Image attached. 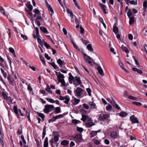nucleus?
<instances>
[{
    "mask_svg": "<svg viewBox=\"0 0 147 147\" xmlns=\"http://www.w3.org/2000/svg\"><path fill=\"white\" fill-rule=\"evenodd\" d=\"M100 130H98L97 131H92L90 132V137L91 138H92L95 136H96L97 134V132H100Z\"/></svg>",
    "mask_w": 147,
    "mask_h": 147,
    "instance_id": "1a4fd4ad",
    "label": "nucleus"
},
{
    "mask_svg": "<svg viewBox=\"0 0 147 147\" xmlns=\"http://www.w3.org/2000/svg\"><path fill=\"white\" fill-rule=\"evenodd\" d=\"M64 100H65L63 101V102L66 104H68L70 100V98L69 96H67L65 97Z\"/></svg>",
    "mask_w": 147,
    "mask_h": 147,
    "instance_id": "aec40b11",
    "label": "nucleus"
},
{
    "mask_svg": "<svg viewBox=\"0 0 147 147\" xmlns=\"http://www.w3.org/2000/svg\"><path fill=\"white\" fill-rule=\"evenodd\" d=\"M112 109V107L109 104H108V105L106 107V110L108 111L111 110Z\"/></svg>",
    "mask_w": 147,
    "mask_h": 147,
    "instance_id": "e433bc0d",
    "label": "nucleus"
},
{
    "mask_svg": "<svg viewBox=\"0 0 147 147\" xmlns=\"http://www.w3.org/2000/svg\"><path fill=\"white\" fill-rule=\"evenodd\" d=\"M54 107L53 105H46L43 109L44 113L48 114L50 112L52 111L54 109Z\"/></svg>",
    "mask_w": 147,
    "mask_h": 147,
    "instance_id": "f257e3e1",
    "label": "nucleus"
},
{
    "mask_svg": "<svg viewBox=\"0 0 147 147\" xmlns=\"http://www.w3.org/2000/svg\"><path fill=\"white\" fill-rule=\"evenodd\" d=\"M86 125L87 127H90L94 125V123L92 122H90L85 124Z\"/></svg>",
    "mask_w": 147,
    "mask_h": 147,
    "instance_id": "c756f323",
    "label": "nucleus"
},
{
    "mask_svg": "<svg viewBox=\"0 0 147 147\" xmlns=\"http://www.w3.org/2000/svg\"><path fill=\"white\" fill-rule=\"evenodd\" d=\"M80 102V100L79 99H77L75 97H72L71 100V102L72 104L74 105H76L78 104Z\"/></svg>",
    "mask_w": 147,
    "mask_h": 147,
    "instance_id": "423d86ee",
    "label": "nucleus"
},
{
    "mask_svg": "<svg viewBox=\"0 0 147 147\" xmlns=\"http://www.w3.org/2000/svg\"><path fill=\"white\" fill-rule=\"evenodd\" d=\"M67 13L68 14H69L71 18H74V15L73 14L71 11L68 9H67Z\"/></svg>",
    "mask_w": 147,
    "mask_h": 147,
    "instance_id": "c85d7f7f",
    "label": "nucleus"
},
{
    "mask_svg": "<svg viewBox=\"0 0 147 147\" xmlns=\"http://www.w3.org/2000/svg\"><path fill=\"white\" fill-rule=\"evenodd\" d=\"M74 82H76L77 83V84L76 85H78V84H80L81 83V80L80 78L79 77L75 76L74 77Z\"/></svg>",
    "mask_w": 147,
    "mask_h": 147,
    "instance_id": "6e6552de",
    "label": "nucleus"
},
{
    "mask_svg": "<svg viewBox=\"0 0 147 147\" xmlns=\"http://www.w3.org/2000/svg\"><path fill=\"white\" fill-rule=\"evenodd\" d=\"M63 115H57L53 117V118L55 120H56L57 119L61 118L63 117Z\"/></svg>",
    "mask_w": 147,
    "mask_h": 147,
    "instance_id": "72a5a7b5",
    "label": "nucleus"
},
{
    "mask_svg": "<svg viewBox=\"0 0 147 147\" xmlns=\"http://www.w3.org/2000/svg\"><path fill=\"white\" fill-rule=\"evenodd\" d=\"M87 48L90 52H93L94 51V49L92 47L91 45L90 44H89L87 46Z\"/></svg>",
    "mask_w": 147,
    "mask_h": 147,
    "instance_id": "412c9836",
    "label": "nucleus"
},
{
    "mask_svg": "<svg viewBox=\"0 0 147 147\" xmlns=\"http://www.w3.org/2000/svg\"><path fill=\"white\" fill-rule=\"evenodd\" d=\"M36 16H37V17H36V21H40L41 20V16L40 15H39Z\"/></svg>",
    "mask_w": 147,
    "mask_h": 147,
    "instance_id": "5fc2aeb1",
    "label": "nucleus"
},
{
    "mask_svg": "<svg viewBox=\"0 0 147 147\" xmlns=\"http://www.w3.org/2000/svg\"><path fill=\"white\" fill-rule=\"evenodd\" d=\"M129 3L130 4L136 5L137 4V2L135 1L134 0H131L129 1Z\"/></svg>",
    "mask_w": 147,
    "mask_h": 147,
    "instance_id": "0e129e2a",
    "label": "nucleus"
},
{
    "mask_svg": "<svg viewBox=\"0 0 147 147\" xmlns=\"http://www.w3.org/2000/svg\"><path fill=\"white\" fill-rule=\"evenodd\" d=\"M82 117L81 118V120L83 121H85L88 118L90 119V118L88 116H86L84 115H82Z\"/></svg>",
    "mask_w": 147,
    "mask_h": 147,
    "instance_id": "2f4dec72",
    "label": "nucleus"
},
{
    "mask_svg": "<svg viewBox=\"0 0 147 147\" xmlns=\"http://www.w3.org/2000/svg\"><path fill=\"white\" fill-rule=\"evenodd\" d=\"M29 66L31 69L34 71H36V69H37L35 67H34L33 66H31L30 65H29Z\"/></svg>",
    "mask_w": 147,
    "mask_h": 147,
    "instance_id": "680f3d73",
    "label": "nucleus"
},
{
    "mask_svg": "<svg viewBox=\"0 0 147 147\" xmlns=\"http://www.w3.org/2000/svg\"><path fill=\"white\" fill-rule=\"evenodd\" d=\"M2 94L3 98L6 100H11V97H8L6 94L4 92H2Z\"/></svg>",
    "mask_w": 147,
    "mask_h": 147,
    "instance_id": "9b49d317",
    "label": "nucleus"
},
{
    "mask_svg": "<svg viewBox=\"0 0 147 147\" xmlns=\"http://www.w3.org/2000/svg\"><path fill=\"white\" fill-rule=\"evenodd\" d=\"M80 111L82 113V115H83V114H85L86 113V112L85 110L84 109H80Z\"/></svg>",
    "mask_w": 147,
    "mask_h": 147,
    "instance_id": "774afa93",
    "label": "nucleus"
},
{
    "mask_svg": "<svg viewBox=\"0 0 147 147\" xmlns=\"http://www.w3.org/2000/svg\"><path fill=\"white\" fill-rule=\"evenodd\" d=\"M46 99L48 102H49L51 103H54L55 100L52 98H47Z\"/></svg>",
    "mask_w": 147,
    "mask_h": 147,
    "instance_id": "79ce46f5",
    "label": "nucleus"
},
{
    "mask_svg": "<svg viewBox=\"0 0 147 147\" xmlns=\"http://www.w3.org/2000/svg\"><path fill=\"white\" fill-rule=\"evenodd\" d=\"M40 30L44 33L48 34V31L47 29L45 27L41 26L40 27Z\"/></svg>",
    "mask_w": 147,
    "mask_h": 147,
    "instance_id": "dca6fc26",
    "label": "nucleus"
},
{
    "mask_svg": "<svg viewBox=\"0 0 147 147\" xmlns=\"http://www.w3.org/2000/svg\"><path fill=\"white\" fill-rule=\"evenodd\" d=\"M110 102L114 107H115L118 109L119 110L120 109V107L117 104L115 103L113 104L111 102Z\"/></svg>",
    "mask_w": 147,
    "mask_h": 147,
    "instance_id": "a18cd8bd",
    "label": "nucleus"
},
{
    "mask_svg": "<svg viewBox=\"0 0 147 147\" xmlns=\"http://www.w3.org/2000/svg\"><path fill=\"white\" fill-rule=\"evenodd\" d=\"M47 87L45 88V90L49 92L50 93L52 94V91L51 90V88L50 87L49 85L48 84H47L46 85Z\"/></svg>",
    "mask_w": 147,
    "mask_h": 147,
    "instance_id": "7c9ffc66",
    "label": "nucleus"
},
{
    "mask_svg": "<svg viewBox=\"0 0 147 147\" xmlns=\"http://www.w3.org/2000/svg\"><path fill=\"white\" fill-rule=\"evenodd\" d=\"M37 115H38V116L40 117L43 120H44L45 116L43 114L38 112H37Z\"/></svg>",
    "mask_w": 147,
    "mask_h": 147,
    "instance_id": "c9c22d12",
    "label": "nucleus"
},
{
    "mask_svg": "<svg viewBox=\"0 0 147 147\" xmlns=\"http://www.w3.org/2000/svg\"><path fill=\"white\" fill-rule=\"evenodd\" d=\"M88 104L90 106L91 108L94 109L95 108L96 105L94 102H88Z\"/></svg>",
    "mask_w": 147,
    "mask_h": 147,
    "instance_id": "6ab92c4d",
    "label": "nucleus"
},
{
    "mask_svg": "<svg viewBox=\"0 0 147 147\" xmlns=\"http://www.w3.org/2000/svg\"><path fill=\"white\" fill-rule=\"evenodd\" d=\"M109 115L108 114H105L102 116H100L98 118V120L100 121H103L109 117Z\"/></svg>",
    "mask_w": 147,
    "mask_h": 147,
    "instance_id": "20e7f679",
    "label": "nucleus"
},
{
    "mask_svg": "<svg viewBox=\"0 0 147 147\" xmlns=\"http://www.w3.org/2000/svg\"><path fill=\"white\" fill-rule=\"evenodd\" d=\"M34 12L35 13V14L34 15L35 17H37L36 16L40 15L39 11L37 9H36L34 10Z\"/></svg>",
    "mask_w": 147,
    "mask_h": 147,
    "instance_id": "393cba45",
    "label": "nucleus"
},
{
    "mask_svg": "<svg viewBox=\"0 0 147 147\" xmlns=\"http://www.w3.org/2000/svg\"><path fill=\"white\" fill-rule=\"evenodd\" d=\"M82 106L83 107L86 109H89V106L86 104H83Z\"/></svg>",
    "mask_w": 147,
    "mask_h": 147,
    "instance_id": "603ef678",
    "label": "nucleus"
},
{
    "mask_svg": "<svg viewBox=\"0 0 147 147\" xmlns=\"http://www.w3.org/2000/svg\"><path fill=\"white\" fill-rule=\"evenodd\" d=\"M46 129L44 128L43 129V132H42V138H44L45 137V135H46Z\"/></svg>",
    "mask_w": 147,
    "mask_h": 147,
    "instance_id": "69168bd1",
    "label": "nucleus"
},
{
    "mask_svg": "<svg viewBox=\"0 0 147 147\" xmlns=\"http://www.w3.org/2000/svg\"><path fill=\"white\" fill-rule=\"evenodd\" d=\"M57 62L59 64V66L61 67H62V65H63L65 63L64 62L62 61L60 59H57Z\"/></svg>",
    "mask_w": 147,
    "mask_h": 147,
    "instance_id": "f8f14e48",
    "label": "nucleus"
},
{
    "mask_svg": "<svg viewBox=\"0 0 147 147\" xmlns=\"http://www.w3.org/2000/svg\"><path fill=\"white\" fill-rule=\"evenodd\" d=\"M30 111L29 109H27L26 111V115L27 116L28 119H30Z\"/></svg>",
    "mask_w": 147,
    "mask_h": 147,
    "instance_id": "c03bdc74",
    "label": "nucleus"
},
{
    "mask_svg": "<svg viewBox=\"0 0 147 147\" xmlns=\"http://www.w3.org/2000/svg\"><path fill=\"white\" fill-rule=\"evenodd\" d=\"M111 136L112 138H115L117 136V133L114 131H113L111 132Z\"/></svg>",
    "mask_w": 147,
    "mask_h": 147,
    "instance_id": "4be33fe9",
    "label": "nucleus"
},
{
    "mask_svg": "<svg viewBox=\"0 0 147 147\" xmlns=\"http://www.w3.org/2000/svg\"><path fill=\"white\" fill-rule=\"evenodd\" d=\"M21 36L25 40H27V37L26 35L22 34H21Z\"/></svg>",
    "mask_w": 147,
    "mask_h": 147,
    "instance_id": "e2e57ef3",
    "label": "nucleus"
},
{
    "mask_svg": "<svg viewBox=\"0 0 147 147\" xmlns=\"http://www.w3.org/2000/svg\"><path fill=\"white\" fill-rule=\"evenodd\" d=\"M59 135L58 134L55 135L54 136V141L55 142H57L59 140Z\"/></svg>",
    "mask_w": 147,
    "mask_h": 147,
    "instance_id": "f704fd0d",
    "label": "nucleus"
},
{
    "mask_svg": "<svg viewBox=\"0 0 147 147\" xmlns=\"http://www.w3.org/2000/svg\"><path fill=\"white\" fill-rule=\"evenodd\" d=\"M134 17H131L129 18V24H132L134 22Z\"/></svg>",
    "mask_w": 147,
    "mask_h": 147,
    "instance_id": "a19ab883",
    "label": "nucleus"
},
{
    "mask_svg": "<svg viewBox=\"0 0 147 147\" xmlns=\"http://www.w3.org/2000/svg\"><path fill=\"white\" fill-rule=\"evenodd\" d=\"M13 109L14 112L17 115L18 117L19 114L18 113V109L17 107L16 106H14L13 107Z\"/></svg>",
    "mask_w": 147,
    "mask_h": 147,
    "instance_id": "5701e85b",
    "label": "nucleus"
},
{
    "mask_svg": "<svg viewBox=\"0 0 147 147\" xmlns=\"http://www.w3.org/2000/svg\"><path fill=\"white\" fill-rule=\"evenodd\" d=\"M73 1L75 4V5L79 9H80V7L79 6L76 0H73Z\"/></svg>",
    "mask_w": 147,
    "mask_h": 147,
    "instance_id": "13d9d810",
    "label": "nucleus"
},
{
    "mask_svg": "<svg viewBox=\"0 0 147 147\" xmlns=\"http://www.w3.org/2000/svg\"><path fill=\"white\" fill-rule=\"evenodd\" d=\"M55 111L57 113H58L60 112L61 108L59 107H56L55 108Z\"/></svg>",
    "mask_w": 147,
    "mask_h": 147,
    "instance_id": "4c0bfd02",
    "label": "nucleus"
},
{
    "mask_svg": "<svg viewBox=\"0 0 147 147\" xmlns=\"http://www.w3.org/2000/svg\"><path fill=\"white\" fill-rule=\"evenodd\" d=\"M83 57L86 62L89 64H91L93 61V59L85 53H83Z\"/></svg>",
    "mask_w": 147,
    "mask_h": 147,
    "instance_id": "f03ea898",
    "label": "nucleus"
},
{
    "mask_svg": "<svg viewBox=\"0 0 147 147\" xmlns=\"http://www.w3.org/2000/svg\"><path fill=\"white\" fill-rule=\"evenodd\" d=\"M131 10L130 9H129L127 13V16L129 17H130L131 16Z\"/></svg>",
    "mask_w": 147,
    "mask_h": 147,
    "instance_id": "de8ad7c7",
    "label": "nucleus"
},
{
    "mask_svg": "<svg viewBox=\"0 0 147 147\" xmlns=\"http://www.w3.org/2000/svg\"><path fill=\"white\" fill-rule=\"evenodd\" d=\"M94 143L97 145H99L100 144V142L98 140H95L93 141Z\"/></svg>",
    "mask_w": 147,
    "mask_h": 147,
    "instance_id": "338daca9",
    "label": "nucleus"
},
{
    "mask_svg": "<svg viewBox=\"0 0 147 147\" xmlns=\"http://www.w3.org/2000/svg\"><path fill=\"white\" fill-rule=\"evenodd\" d=\"M147 8V3L146 1H144L143 3V9L145 11H146Z\"/></svg>",
    "mask_w": 147,
    "mask_h": 147,
    "instance_id": "b1692460",
    "label": "nucleus"
},
{
    "mask_svg": "<svg viewBox=\"0 0 147 147\" xmlns=\"http://www.w3.org/2000/svg\"><path fill=\"white\" fill-rule=\"evenodd\" d=\"M69 144V142L66 140H63L62 141L61 144L63 146H66Z\"/></svg>",
    "mask_w": 147,
    "mask_h": 147,
    "instance_id": "cd10ccee",
    "label": "nucleus"
},
{
    "mask_svg": "<svg viewBox=\"0 0 147 147\" xmlns=\"http://www.w3.org/2000/svg\"><path fill=\"white\" fill-rule=\"evenodd\" d=\"M132 103L133 104L138 106H140L142 105V103L140 102L133 101L132 102Z\"/></svg>",
    "mask_w": 147,
    "mask_h": 147,
    "instance_id": "ea45409f",
    "label": "nucleus"
},
{
    "mask_svg": "<svg viewBox=\"0 0 147 147\" xmlns=\"http://www.w3.org/2000/svg\"><path fill=\"white\" fill-rule=\"evenodd\" d=\"M9 52L12 53L15 52V50L12 47H9Z\"/></svg>",
    "mask_w": 147,
    "mask_h": 147,
    "instance_id": "bf43d9fd",
    "label": "nucleus"
},
{
    "mask_svg": "<svg viewBox=\"0 0 147 147\" xmlns=\"http://www.w3.org/2000/svg\"><path fill=\"white\" fill-rule=\"evenodd\" d=\"M119 66L123 70L127 73H129V71L124 67V65L121 61H119Z\"/></svg>",
    "mask_w": 147,
    "mask_h": 147,
    "instance_id": "4468645a",
    "label": "nucleus"
},
{
    "mask_svg": "<svg viewBox=\"0 0 147 147\" xmlns=\"http://www.w3.org/2000/svg\"><path fill=\"white\" fill-rule=\"evenodd\" d=\"M44 44L45 46L48 49H51V48L49 45L46 42H44Z\"/></svg>",
    "mask_w": 147,
    "mask_h": 147,
    "instance_id": "09e8293b",
    "label": "nucleus"
},
{
    "mask_svg": "<svg viewBox=\"0 0 147 147\" xmlns=\"http://www.w3.org/2000/svg\"><path fill=\"white\" fill-rule=\"evenodd\" d=\"M86 90V91H87V92L88 93V95L89 96H91V90L89 88H87Z\"/></svg>",
    "mask_w": 147,
    "mask_h": 147,
    "instance_id": "6e6d98bb",
    "label": "nucleus"
},
{
    "mask_svg": "<svg viewBox=\"0 0 147 147\" xmlns=\"http://www.w3.org/2000/svg\"><path fill=\"white\" fill-rule=\"evenodd\" d=\"M39 58L41 61L42 62L43 64H45L46 63L43 57H42L40 55H39Z\"/></svg>",
    "mask_w": 147,
    "mask_h": 147,
    "instance_id": "58836bf2",
    "label": "nucleus"
},
{
    "mask_svg": "<svg viewBox=\"0 0 147 147\" xmlns=\"http://www.w3.org/2000/svg\"><path fill=\"white\" fill-rule=\"evenodd\" d=\"M128 98L131 100H137V98L134 97L132 96H128Z\"/></svg>",
    "mask_w": 147,
    "mask_h": 147,
    "instance_id": "8fccbe9b",
    "label": "nucleus"
},
{
    "mask_svg": "<svg viewBox=\"0 0 147 147\" xmlns=\"http://www.w3.org/2000/svg\"><path fill=\"white\" fill-rule=\"evenodd\" d=\"M97 69L99 73L101 75H103V71L101 67L100 66H98L97 67Z\"/></svg>",
    "mask_w": 147,
    "mask_h": 147,
    "instance_id": "bb28decb",
    "label": "nucleus"
},
{
    "mask_svg": "<svg viewBox=\"0 0 147 147\" xmlns=\"http://www.w3.org/2000/svg\"><path fill=\"white\" fill-rule=\"evenodd\" d=\"M50 64L54 69H56L57 68V66L54 63H51Z\"/></svg>",
    "mask_w": 147,
    "mask_h": 147,
    "instance_id": "4d7b16f0",
    "label": "nucleus"
},
{
    "mask_svg": "<svg viewBox=\"0 0 147 147\" xmlns=\"http://www.w3.org/2000/svg\"><path fill=\"white\" fill-rule=\"evenodd\" d=\"M80 34H85L84 30L83 27L82 26H80Z\"/></svg>",
    "mask_w": 147,
    "mask_h": 147,
    "instance_id": "37998d69",
    "label": "nucleus"
},
{
    "mask_svg": "<svg viewBox=\"0 0 147 147\" xmlns=\"http://www.w3.org/2000/svg\"><path fill=\"white\" fill-rule=\"evenodd\" d=\"M72 122L74 124H77L80 122V121L79 120H77L76 119H72Z\"/></svg>",
    "mask_w": 147,
    "mask_h": 147,
    "instance_id": "49530a36",
    "label": "nucleus"
},
{
    "mask_svg": "<svg viewBox=\"0 0 147 147\" xmlns=\"http://www.w3.org/2000/svg\"><path fill=\"white\" fill-rule=\"evenodd\" d=\"M46 5L48 8L49 12L51 16H52L54 13V11L53 9L51 6L47 2H46Z\"/></svg>",
    "mask_w": 147,
    "mask_h": 147,
    "instance_id": "39448f33",
    "label": "nucleus"
},
{
    "mask_svg": "<svg viewBox=\"0 0 147 147\" xmlns=\"http://www.w3.org/2000/svg\"><path fill=\"white\" fill-rule=\"evenodd\" d=\"M130 119L132 123H139V121L137 118L135 117L134 115H132L130 116Z\"/></svg>",
    "mask_w": 147,
    "mask_h": 147,
    "instance_id": "7ed1b4c3",
    "label": "nucleus"
},
{
    "mask_svg": "<svg viewBox=\"0 0 147 147\" xmlns=\"http://www.w3.org/2000/svg\"><path fill=\"white\" fill-rule=\"evenodd\" d=\"M37 40L38 42L40 45H43L42 42L40 38V37L37 38Z\"/></svg>",
    "mask_w": 147,
    "mask_h": 147,
    "instance_id": "3c124183",
    "label": "nucleus"
},
{
    "mask_svg": "<svg viewBox=\"0 0 147 147\" xmlns=\"http://www.w3.org/2000/svg\"><path fill=\"white\" fill-rule=\"evenodd\" d=\"M82 91L83 90L81 88H78L76 90L77 95L78 96H81V93Z\"/></svg>",
    "mask_w": 147,
    "mask_h": 147,
    "instance_id": "9d476101",
    "label": "nucleus"
},
{
    "mask_svg": "<svg viewBox=\"0 0 147 147\" xmlns=\"http://www.w3.org/2000/svg\"><path fill=\"white\" fill-rule=\"evenodd\" d=\"M116 115H119L121 117H124L126 116L127 115V114L125 112H121L120 113H117Z\"/></svg>",
    "mask_w": 147,
    "mask_h": 147,
    "instance_id": "a211bd4d",
    "label": "nucleus"
},
{
    "mask_svg": "<svg viewBox=\"0 0 147 147\" xmlns=\"http://www.w3.org/2000/svg\"><path fill=\"white\" fill-rule=\"evenodd\" d=\"M59 76H57V77L58 82H59L61 81L64 80V77L63 75L61 74L60 72L59 73Z\"/></svg>",
    "mask_w": 147,
    "mask_h": 147,
    "instance_id": "0eeeda50",
    "label": "nucleus"
},
{
    "mask_svg": "<svg viewBox=\"0 0 147 147\" xmlns=\"http://www.w3.org/2000/svg\"><path fill=\"white\" fill-rule=\"evenodd\" d=\"M48 138L46 137L44 143V147H48Z\"/></svg>",
    "mask_w": 147,
    "mask_h": 147,
    "instance_id": "473e14b6",
    "label": "nucleus"
},
{
    "mask_svg": "<svg viewBox=\"0 0 147 147\" xmlns=\"http://www.w3.org/2000/svg\"><path fill=\"white\" fill-rule=\"evenodd\" d=\"M113 31L115 34H117L119 32V30L117 27L115 25L113 26Z\"/></svg>",
    "mask_w": 147,
    "mask_h": 147,
    "instance_id": "a878e982",
    "label": "nucleus"
},
{
    "mask_svg": "<svg viewBox=\"0 0 147 147\" xmlns=\"http://www.w3.org/2000/svg\"><path fill=\"white\" fill-rule=\"evenodd\" d=\"M121 48L122 49V51H124L127 54L129 53V50L125 46H124L123 45H122L121 46Z\"/></svg>",
    "mask_w": 147,
    "mask_h": 147,
    "instance_id": "2eb2a0df",
    "label": "nucleus"
},
{
    "mask_svg": "<svg viewBox=\"0 0 147 147\" xmlns=\"http://www.w3.org/2000/svg\"><path fill=\"white\" fill-rule=\"evenodd\" d=\"M77 130L78 131L80 132H82L84 130V129L82 128L78 127H77Z\"/></svg>",
    "mask_w": 147,
    "mask_h": 147,
    "instance_id": "864d4df0",
    "label": "nucleus"
},
{
    "mask_svg": "<svg viewBox=\"0 0 147 147\" xmlns=\"http://www.w3.org/2000/svg\"><path fill=\"white\" fill-rule=\"evenodd\" d=\"M99 5L102 10L105 8V5L102 3H100L99 4Z\"/></svg>",
    "mask_w": 147,
    "mask_h": 147,
    "instance_id": "052dcab7",
    "label": "nucleus"
},
{
    "mask_svg": "<svg viewBox=\"0 0 147 147\" xmlns=\"http://www.w3.org/2000/svg\"><path fill=\"white\" fill-rule=\"evenodd\" d=\"M75 138L77 139L78 142H82L83 140L82 137L81 135H78L75 136Z\"/></svg>",
    "mask_w": 147,
    "mask_h": 147,
    "instance_id": "ddd939ff",
    "label": "nucleus"
},
{
    "mask_svg": "<svg viewBox=\"0 0 147 147\" xmlns=\"http://www.w3.org/2000/svg\"><path fill=\"white\" fill-rule=\"evenodd\" d=\"M132 69L133 71H136L138 74H142L143 73L142 71L136 67H133L132 68Z\"/></svg>",
    "mask_w": 147,
    "mask_h": 147,
    "instance_id": "f3484780",
    "label": "nucleus"
}]
</instances>
